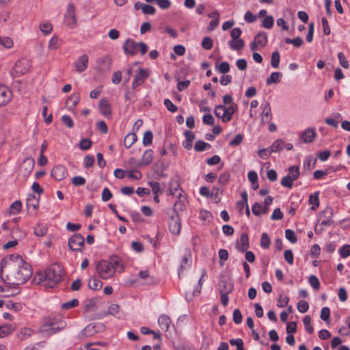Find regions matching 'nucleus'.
Here are the masks:
<instances>
[{
    "label": "nucleus",
    "mask_w": 350,
    "mask_h": 350,
    "mask_svg": "<svg viewBox=\"0 0 350 350\" xmlns=\"http://www.w3.org/2000/svg\"><path fill=\"white\" fill-rule=\"evenodd\" d=\"M338 58L340 62V64L341 65L342 67H343L344 68H346V69L349 68V62L346 59V57L342 52H339L338 53Z\"/></svg>",
    "instance_id": "58"
},
{
    "label": "nucleus",
    "mask_w": 350,
    "mask_h": 350,
    "mask_svg": "<svg viewBox=\"0 0 350 350\" xmlns=\"http://www.w3.org/2000/svg\"><path fill=\"white\" fill-rule=\"evenodd\" d=\"M88 64V57L87 55L84 54L77 59V60L75 62L74 66L77 72H82L87 69Z\"/></svg>",
    "instance_id": "19"
},
{
    "label": "nucleus",
    "mask_w": 350,
    "mask_h": 350,
    "mask_svg": "<svg viewBox=\"0 0 350 350\" xmlns=\"http://www.w3.org/2000/svg\"><path fill=\"white\" fill-rule=\"evenodd\" d=\"M280 61V55L278 51L272 53L271 57V65L272 67L277 68L279 66Z\"/></svg>",
    "instance_id": "41"
},
{
    "label": "nucleus",
    "mask_w": 350,
    "mask_h": 350,
    "mask_svg": "<svg viewBox=\"0 0 350 350\" xmlns=\"http://www.w3.org/2000/svg\"><path fill=\"white\" fill-rule=\"evenodd\" d=\"M96 271L99 278L103 280L109 279L115 274V269L107 260H100L96 266Z\"/></svg>",
    "instance_id": "6"
},
{
    "label": "nucleus",
    "mask_w": 350,
    "mask_h": 350,
    "mask_svg": "<svg viewBox=\"0 0 350 350\" xmlns=\"http://www.w3.org/2000/svg\"><path fill=\"white\" fill-rule=\"evenodd\" d=\"M230 174L228 172H223L221 173L219 176V178H218V182L219 184L222 185H226L229 180H230Z\"/></svg>",
    "instance_id": "56"
},
{
    "label": "nucleus",
    "mask_w": 350,
    "mask_h": 350,
    "mask_svg": "<svg viewBox=\"0 0 350 350\" xmlns=\"http://www.w3.org/2000/svg\"><path fill=\"white\" fill-rule=\"evenodd\" d=\"M299 176V169L298 166L293 165L288 168V174L281 180V185L286 188H292L293 182Z\"/></svg>",
    "instance_id": "7"
},
{
    "label": "nucleus",
    "mask_w": 350,
    "mask_h": 350,
    "mask_svg": "<svg viewBox=\"0 0 350 350\" xmlns=\"http://www.w3.org/2000/svg\"><path fill=\"white\" fill-rule=\"evenodd\" d=\"M84 245V238L81 234H75L68 240V246L72 251H81Z\"/></svg>",
    "instance_id": "12"
},
{
    "label": "nucleus",
    "mask_w": 350,
    "mask_h": 350,
    "mask_svg": "<svg viewBox=\"0 0 350 350\" xmlns=\"http://www.w3.org/2000/svg\"><path fill=\"white\" fill-rule=\"evenodd\" d=\"M153 135L150 131H147L143 137V144L146 146H150L152 143Z\"/></svg>",
    "instance_id": "48"
},
{
    "label": "nucleus",
    "mask_w": 350,
    "mask_h": 350,
    "mask_svg": "<svg viewBox=\"0 0 350 350\" xmlns=\"http://www.w3.org/2000/svg\"><path fill=\"white\" fill-rule=\"evenodd\" d=\"M31 68V62L26 58L18 59L14 64L12 74L14 77H19L27 73Z\"/></svg>",
    "instance_id": "8"
},
{
    "label": "nucleus",
    "mask_w": 350,
    "mask_h": 350,
    "mask_svg": "<svg viewBox=\"0 0 350 350\" xmlns=\"http://www.w3.org/2000/svg\"><path fill=\"white\" fill-rule=\"evenodd\" d=\"M220 288H219V294H230L232 292L234 288V285L231 282H228L226 280H223L219 283Z\"/></svg>",
    "instance_id": "26"
},
{
    "label": "nucleus",
    "mask_w": 350,
    "mask_h": 350,
    "mask_svg": "<svg viewBox=\"0 0 350 350\" xmlns=\"http://www.w3.org/2000/svg\"><path fill=\"white\" fill-rule=\"evenodd\" d=\"M202 46L206 50H210L213 47V40L210 37H205L202 41Z\"/></svg>",
    "instance_id": "60"
},
{
    "label": "nucleus",
    "mask_w": 350,
    "mask_h": 350,
    "mask_svg": "<svg viewBox=\"0 0 350 350\" xmlns=\"http://www.w3.org/2000/svg\"><path fill=\"white\" fill-rule=\"evenodd\" d=\"M282 77V74L280 72H273L271 73L269 77L266 80L267 85H271L273 83H278L280 81V79Z\"/></svg>",
    "instance_id": "35"
},
{
    "label": "nucleus",
    "mask_w": 350,
    "mask_h": 350,
    "mask_svg": "<svg viewBox=\"0 0 350 350\" xmlns=\"http://www.w3.org/2000/svg\"><path fill=\"white\" fill-rule=\"evenodd\" d=\"M127 176L129 178L138 180H140L142 178V174H141V172L139 171L135 170L129 171L127 172Z\"/></svg>",
    "instance_id": "63"
},
{
    "label": "nucleus",
    "mask_w": 350,
    "mask_h": 350,
    "mask_svg": "<svg viewBox=\"0 0 350 350\" xmlns=\"http://www.w3.org/2000/svg\"><path fill=\"white\" fill-rule=\"evenodd\" d=\"M297 310L301 313H305L309 309V304L305 300H300L297 303Z\"/></svg>",
    "instance_id": "50"
},
{
    "label": "nucleus",
    "mask_w": 350,
    "mask_h": 350,
    "mask_svg": "<svg viewBox=\"0 0 350 350\" xmlns=\"http://www.w3.org/2000/svg\"><path fill=\"white\" fill-rule=\"evenodd\" d=\"M26 205L27 208L31 207L33 210H37L39 206V200L34 194H29L27 199Z\"/></svg>",
    "instance_id": "27"
},
{
    "label": "nucleus",
    "mask_w": 350,
    "mask_h": 350,
    "mask_svg": "<svg viewBox=\"0 0 350 350\" xmlns=\"http://www.w3.org/2000/svg\"><path fill=\"white\" fill-rule=\"evenodd\" d=\"M183 191L179 187L178 185H177L175 188H171L170 190V194L176 196L178 198V199L184 198V196H183Z\"/></svg>",
    "instance_id": "53"
},
{
    "label": "nucleus",
    "mask_w": 350,
    "mask_h": 350,
    "mask_svg": "<svg viewBox=\"0 0 350 350\" xmlns=\"http://www.w3.org/2000/svg\"><path fill=\"white\" fill-rule=\"evenodd\" d=\"M271 119V105L269 103H267L262 108L261 122L262 124L269 123Z\"/></svg>",
    "instance_id": "22"
},
{
    "label": "nucleus",
    "mask_w": 350,
    "mask_h": 350,
    "mask_svg": "<svg viewBox=\"0 0 350 350\" xmlns=\"http://www.w3.org/2000/svg\"><path fill=\"white\" fill-rule=\"evenodd\" d=\"M237 109V105L234 103L228 107L219 105L215 107L214 113L217 118H221L222 122L226 123L232 120V116Z\"/></svg>",
    "instance_id": "5"
},
{
    "label": "nucleus",
    "mask_w": 350,
    "mask_h": 350,
    "mask_svg": "<svg viewBox=\"0 0 350 350\" xmlns=\"http://www.w3.org/2000/svg\"><path fill=\"white\" fill-rule=\"evenodd\" d=\"M288 301L289 298L287 295H280L277 301V306L279 308H284L287 306Z\"/></svg>",
    "instance_id": "49"
},
{
    "label": "nucleus",
    "mask_w": 350,
    "mask_h": 350,
    "mask_svg": "<svg viewBox=\"0 0 350 350\" xmlns=\"http://www.w3.org/2000/svg\"><path fill=\"white\" fill-rule=\"evenodd\" d=\"M66 326V322L63 318H46L40 327V332L52 335L62 331Z\"/></svg>",
    "instance_id": "3"
},
{
    "label": "nucleus",
    "mask_w": 350,
    "mask_h": 350,
    "mask_svg": "<svg viewBox=\"0 0 350 350\" xmlns=\"http://www.w3.org/2000/svg\"><path fill=\"white\" fill-rule=\"evenodd\" d=\"M40 29L44 35H48L52 31L53 25L49 23H44L40 25Z\"/></svg>",
    "instance_id": "55"
},
{
    "label": "nucleus",
    "mask_w": 350,
    "mask_h": 350,
    "mask_svg": "<svg viewBox=\"0 0 350 350\" xmlns=\"http://www.w3.org/2000/svg\"><path fill=\"white\" fill-rule=\"evenodd\" d=\"M108 262L111 264L112 267L115 269V272L117 271L119 273H122L124 271V265L123 264L122 258L116 255H112L107 260Z\"/></svg>",
    "instance_id": "18"
},
{
    "label": "nucleus",
    "mask_w": 350,
    "mask_h": 350,
    "mask_svg": "<svg viewBox=\"0 0 350 350\" xmlns=\"http://www.w3.org/2000/svg\"><path fill=\"white\" fill-rule=\"evenodd\" d=\"M228 44L232 49L236 50V51L241 50L244 46V41L241 38L235 39V40L232 39V40H230L228 42Z\"/></svg>",
    "instance_id": "34"
},
{
    "label": "nucleus",
    "mask_w": 350,
    "mask_h": 350,
    "mask_svg": "<svg viewBox=\"0 0 350 350\" xmlns=\"http://www.w3.org/2000/svg\"><path fill=\"white\" fill-rule=\"evenodd\" d=\"M80 96L79 94H72L66 100V104L72 103L73 107H76L79 102Z\"/></svg>",
    "instance_id": "52"
},
{
    "label": "nucleus",
    "mask_w": 350,
    "mask_h": 350,
    "mask_svg": "<svg viewBox=\"0 0 350 350\" xmlns=\"http://www.w3.org/2000/svg\"><path fill=\"white\" fill-rule=\"evenodd\" d=\"M33 334V330L28 327H23L21 329L17 334L18 338L21 340H24L31 336Z\"/></svg>",
    "instance_id": "36"
},
{
    "label": "nucleus",
    "mask_w": 350,
    "mask_h": 350,
    "mask_svg": "<svg viewBox=\"0 0 350 350\" xmlns=\"http://www.w3.org/2000/svg\"><path fill=\"white\" fill-rule=\"evenodd\" d=\"M330 317V310L328 307H323L321 311V319L324 321H327Z\"/></svg>",
    "instance_id": "61"
},
{
    "label": "nucleus",
    "mask_w": 350,
    "mask_h": 350,
    "mask_svg": "<svg viewBox=\"0 0 350 350\" xmlns=\"http://www.w3.org/2000/svg\"><path fill=\"white\" fill-rule=\"evenodd\" d=\"M285 237L291 243H295L297 241V238L295 232L290 229L285 230Z\"/></svg>",
    "instance_id": "47"
},
{
    "label": "nucleus",
    "mask_w": 350,
    "mask_h": 350,
    "mask_svg": "<svg viewBox=\"0 0 350 350\" xmlns=\"http://www.w3.org/2000/svg\"><path fill=\"white\" fill-rule=\"evenodd\" d=\"M137 137L134 133L127 134L124 139V146L129 148L137 141Z\"/></svg>",
    "instance_id": "29"
},
{
    "label": "nucleus",
    "mask_w": 350,
    "mask_h": 350,
    "mask_svg": "<svg viewBox=\"0 0 350 350\" xmlns=\"http://www.w3.org/2000/svg\"><path fill=\"white\" fill-rule=\"evenodd\" d=\"M153 159V151L147 150L144 152L142 159L139 162L140 166H146L150 164Z\"/></svg>",
    "instance_id": "25"
},
{
    "label": "nucleus",
    "mask_w": 350,
    "mask_h": 350,
    "mask_svg": "<svg viewBox=\"0 0 350 350\" xmlns=\"http://www.w3.org/2000/svg\"><path fill=\"white\" fill-rule=\"evenodd\" d=\"M314 129L308 128L300 135V138L304 143H311L316 137Z\"/></svg>",
    "instance_id": "20"
},
{
    "label": "nucleus",
    "mask_w": 350,
    "mask_h": 350,
    "mask_svg": "<svg viewBox=\"0 0 350 350\" xmlns=\"http://www.w3.org/2000/svg\"><path fill=\"white\" fill-rule=\"evenodd\" d=\"M185 140L183 143V146L187 150H190L192 148V143L195 139V134L191 131H185L184 132Z\"/></svg>",
    "instance_id": "23"
},
{
    "label": "nucleus",
    "mask_w": 350,
    "mask_h": 350,
    "mask_svg": "<svg viewBox=\"0 0 350 350\" xmlns=\"http://www.w3.org/2000/svg\"><path fill=\"white\" fill-rule=\"evenodd\" d=\"M63 269L57 264L51 265L45 272L44 285L49 288H53L57 284L62 280Z\"/></svg>",
    "instance_id": "2"
},
{
    "label": "nucleus",
    "mask_w": 350,
    "mask_h": 350,
    "mask_svg": "<svg viewBox=\"0 0 350 350\" xmlns=\"http://www.w3.org/2000/svg\"><path fill=\"white\" fill-rule=\"evenodd\" d=\"M284 42L286 44H293L295 47H299L303 44V40L299 36L294 39L287 38L284 40Z\"/></svg>",
    "instance_id": "46"
},
{
    "label": "nucleus",
    "mask_w": 350,
    "mask_h": 350,
    "mask_svg": "<svg viewBox=\"0 0 350 350\" xmlns=\"http://www.w3.org/2000/svg\"><path fill=\"white\" fill-rule=\"evenodd\" d=\"M12 99V92L5 85H0V107L8 103Z\"/></svg>",
    "instance_id": "16"
},
{
    "label": "nucleus",
    "mask_w": 350,
    "mask_h": 350,
    "mask_svg": "<svg viewBox=\"0 0 350 350\" xmlns=\"http://www.w3.org/2000/svg\"><path fill=\"white\" fill-rule=\"evenodd\" d=\"M158 323L161 329L167 331L172 323L170 318L166 314H161L158 318Z\"/></svg>",
    "instance_id": "24"
},
{
    "label": "nucleus",
    "mask_w": 350,
    "mask_h": 350,
    "mask_svg": "<svg viewBox=\"0 0 350 350\" xmlns=\"http://www.w3.org/2000/svg\"><path fill=\"white\" fill-rule=\"evenodd\" d=\"M309 283L315 290L319 289L320 282L318 278L316 275H312L310 276Z\"/></svg>",
    "instance_id": "59"
},
{
    "label": "nucleus",
    "mask_w": 350,
    "mask_h": 350,
    "mask_svg": "<svg viewBox=\"0 0 350 350\" xmlns=\"http://www.w3.org/2000/svg\"><path fill=\"white\" fill-rule=\"evenodd\" d=\"M150 76V71L148 69L139 68V72L136 75L133 83L132 88L135 89L139 85L144 83L146 79Z\"/></svg>",
    "instance_id": "13"
},
{
    "label": "nucleus",
    "mask_w": 350,
    "mask_h": 350,
    "mask_svg": "<svg viewBox=\"0 0 350 350\" xmlns=\"http://www.w3.org/2000/svg\"><path fill=\"white\" fill-rule=\"evenodd\" d=\"M62 43V40L57 36H53L49 43V48L51 50H55L58 49Z\"/></svg>",
    "instance_id": "43"
},
{
    "label": "nucleus",
    "mask_w": 350,
    "mask_h": 350,
    "mask_svg": "<svg viewBox=\"0 0 350 350\" xmlns=\"http://www.w3.org/2000/svg\"><path fill=\"white\" fill-rule=\"evenodd\" d=\"M67 174V169L65 166L62 165H57L54 166L51 171V176L57 181L64 180L66 177Z\"/></svg>",
    "instance_id": "14"
},
{
    "label": "nucleus",
    "mask_w": 350,
    "mask_h": 350,
    "mask_svg": "<svg viewBox=\"0 0 350 350\" xmlns=\"http://www.w3.org/2000/svg\"><path fill=\"white\" fill-rule=\"evenodd\" d=\"M72 183L76 187L82 186L85 184V179L79 176H74L72 178Z\"/></svg>",
    "instance_id": "64"
},
{
    "label": "nucleus",
    "mask_w": 350,
    "mask_h": 350,
    "mask_svg": "<svg viewBox=\"0 0 350 350\" xmlns=\"http://www.w3.org/2000/svg\"><path fill=\"white\" fill-rule=\"evenodd\" d=\"M273 17L271 16H268L263 19L262 26L266 29H271L273 25Z\"/></svg>",
    "instance_id": "51"
},
{
    "label": "nucleus",
    "mask_w": 350,
    "mask_h": 350,
    "mask_svg": "<svg viewBox=\"0 0 350 350\" xmlns=\"http://www.w3.org/2000/svg\"><path fill=\"white\" fill-rule=\"evenodd\" d=\"M122 49L126 55L134 56L138 50L144 55L148 51V46L143 42H136L134 40L128 38L124 42Z\"/></svg>",
    "instance_id": "4"
},
{
    "label": "nucleus",
    "mask_w": 350,
    "mask_h": 350,
    "mask_svg": "<svg viewBox=\"0 0 350 350\" xmlns=\"http://www.w3.org/2000/svg\"><path fill=\"white\" fill-rule=\"evenodd\" d=\"M88 286L92 290L97 291L101 288L103 282L100 280L93 277L89 279Z\"/></svg>",
    "instance_id": "32"
},
{
    "label": "nucleus",
    "mask_w": 350,
    "mask_h": 350,
    "mask_svg": "<svg viewBox=\"0 0 350 350\" xmlns=\"http://www.w3.org/2000/svg\"><path fill=\"white\" fill-rule=\"evenodd\" d=\"M285 142L280 139H276L271 145L270 151L271 152H278L284 148Z\"/></svg>",
    "instance_id": "28"
},
{
    "label": "nucleus",
    "mask_w": 350,
    "mask_h": 350,
    "mask_svg": "<svg viewBox=\"0 0 350 350\" xmlns=\"http://www.w3.org/2000/svg\"><path fill=\"white\" fill-rule=\"evenodd\" d=\"M79 300L77 299H72V300L63 303L62 304V308L65 310H68L75 307H77L79 305Z\"/></svg>",
    "instance_id": "45"
},
{
    "label": "nucleus",
    "mask_w": 350,
    "mask_h": 350,
    "mask_svg": "<svg viewBox=\"0 0 350 350\" xmlns=\"http://www.w3.org/2000/svg\"><path fill=\"white\" fill-rule=\"evenodd\" d=\"M22 207V202L20 200H16L13 202L9 208V213L11 215H16L18 213Z\"/></svg>",
    "instance_id": "39"
},
{
    "label": "nucleus",
    "mask_w": 350,
    "mask_h": 350,
    "mask_svg": "<svg viewBox=\"0 0 350 350\" xmlns=\"http://www.w3.org/2000/svg\"><path fill=\"white\" fill-rule=\"evenodd\" d=\"M163 104L167 110L172 113L176 112L178 110V107L174 105L169 98H165L163 101Z\"/></svg>",
    "instance_id": "57"
},
{
    "label": "nucleus",
    "mask_w": 350,
    "mask_h": 350,
    "mask_svg": "<svg viewBox=\"0 0 350 350\" xmlns=\"http://www.w3.org/2000/svg\"><path fill=\"white\" fill-rule=\"evenodd\" d=\"M35 165L34 159L32 158H26L23 161L20 167V172L25 177H28L33 170Z\"/></svg>",
    "instance_id": "15"
},
{
    "label": "nucleus",
    "mask_w": 350,
    "mask_h": 350,
    "mask_svg": "<svg viewBox=\"0 0 350 350\" xmlns=\"http://www.w3.org/2000/svg\"><path fill=\"white\" fill-rule=\"evenodd\" d=\"M211 147V144L201 140L197 141L194 145V149L198 152H202L206 149H210Z\"/></svg>",
    "instance_id": "38"
},
{
    "label": "nucleus",
    "mask_w": 350,
    "mask_h": 350,
    "mask_svg": "<svg viewBox=\"0 0 350 350\" xmlns=\"http://www.w3.org/2000/svg\"><path fill=\"white\" fill-rule=\"evenodd\" d=\"M64 23L67 26L73 28L77 25L75 7L72 3L68 5L66 12L64 15Z\"/></svg>",
    "instance_id": "9"
},
{
    "label": "nucleus",
    "mask_w": 350,
    "mask_h": 350,
    "mask_svg": "<svg viewBox=\"0 0 350 350\" xmlns=\"http://www.w3.org/2000/svg\"><path fill=\"white\" fill-rule=\"evenodd\" d=\"M252 211L254 215H260L261 213H262V205L258 202H255L252 206Z\"/></svg>",
    "instance_id": "62"
},
{
    "label": "nucleus",
    "mask_w": 350,
    "mask_h": 350,
    "mask_svg": "<svg viewBox=\"0 0 350 350\" xmlns=\"http://www.w3.org/2000/svg\"><path fill=\"white\" fill-rule=\"evenodd\" d=\"M100 66L103 70H109L111 65V59L109 56L106 55L100 58L98 61Z\"/></svg>",
    "instance_id": "33"
},
{
    "label": "nucleus",
    "mask_w": 350,
    "mask_h": 350,
    "mask_svg": "<svg viewBox=\"0 0 350 350\" xmlns=\"http://www.w3.org/2000/svg\"><path fill=\"white\" fill-rule=\"evenodd\" d=\"M249 247L248 234L245 232H243L240 238L237 241L236 248L241 252H245Z\"/></svg>",
    "instance_id": "17"
},
{
    "label": "nucleus",
    "mask_w": 350,
    "mask_h": 350,
    "mask_svg": "<svg viewBox=\"0 0 350 350\" xmlns=\"http://www.w3.org/2000/svg\"><path fill=\"white\" fill-rule=\"evenodd\" d=\"M14 332V328L10 324L0 326V338H4Z\"/></svg>",
    "instance_id": "37"
},
{
    "label": "nucleus",
    "mask_w": 350,
    "mask_h": 350,
    "mask_svg": "<svg viewBox=\"0 0 350 350\" xmlns=\"http://www.w3.org/2000/svg\"><path fill=\"white\" fill-rule=\"evenodd\" d=\"M254 41L261 47L265 46L267 43V34L265 32L258 33L254 38Z\"/></svg>",
    "instance_id": "31"
},
{
    "label": "nucleus",
    "mask_w": 350,
    "mask_h": 350,
    "mask_svg": "<svg viewBox=\"0 0 350 350\" xmlns=\"http://www.w3.org/2000/svg\"><path fill=\"white\" fill-rule=\"evenodd\" d=\"M100 113L107 118L111 116V107L109 101L106 98H102L99 103Z\"/></svg>",
    "instance_id": "21"
},
{
    "label": "nucleus",
    "mask_w": 350,
    "mask_h": 350,
    "mask_svg": "<svg viewBox=\"0 0 350 350\" xmlns=\"http://www.w3.org/2000/svg\"><path fill=\"white\" fill-rule=\"evenodd\" d=\"M170 231L176 235L179 234L181 229L180 219L178 213H173L170 215V220L168 222Z\"/></svg>",
    "instance_id": "11"
},
{
    "label": "nucleus",
    "mask_w": 350,
    "mask_h": 350,
    "mask_svg": "<svg viewBox=\"0 0 350 350\" xmlns=\"http://www.w3.org/2000/svg\"><path fill=\"white\" fill-rule=\"evenodd\" d=\"M271 243V240L269 235L266 232H263L260 239V247L263 249H267Z\"/></svg>",
    "instance_id": "42"
},
{
    "label": "nucleus",
    "mask_w": 350,
    "mask_h": 350,
    "mask_svg": "<svg viewBox=\"0 0 350 350\" xmlns=\"http://www.w3.org/2000/svg\"><path fill=\"white\" fill-rule=\"evenodd\" d=\"M3 259L1 262L0 277L2 280L10 286H19L25 284L31 276L32 269L31 265L25 262L18 254H13L8 258L9 267L8 274L6 279L2 278Z\"/></svg>",
    "instance_id": "1"
},
{
    "label": "nucleus",
    "mask_w": 350,
    "mask_h": 350,
    "mask_svg": "<svg viewBox=\"0 0 350 350\" xmlns=\"http://www.w3.org/2000/svg\"><path fill=\"white\" fill-rule=\"evenodd\" d=\"M319 191H317L309 196L308 202L312 205L310 208L312 211H315L319 206Z\"/></svg>",
    "instance_id": "30"
},
{
    "label": "nucleus",
    "mask_w": 350,
    "mask_h": 350,
    "mask_svg": "<svg viewBox=\"0 0 350 350\" xmlns=\"http://www.w3.org/2000/svg\"><path fill=\"white\" fill-rule=\"evenodd\" d=\"M96 325L95 324L91 323L87 325L82 331V334L85 336H89L94 334L97 332L96 329Z\"/></svg>",
    "instance_id": "40"
},
{
    "label": "nucleus",
    "mask_w": 350,
    "mask_h": 350,
    "mask_svg": "<svg viewBox=\"0 0 350 350\" xmlns=\"http://www.w3.org/2000/svg\"><path fill=\"white\" fill-rule=\"evenodd\" d=\"M342 258H347L350 256V245H344L338 251Z\"/></svg>",
    "instance_id": "54"
},
{
    "label": "nucleus",
    "mask_w": 350,
    "mask_h": 350,
    "mask_svg": "<svg viewBox=\"0 0 350 350\" xmlns=\"http://www.w3.org/2000/svg\"><path fill=\"white\" fill-rule=\"evenodd\" d=\"M334 215L333 208L331 206H327L323 211L319 213V221L321 225L325 226H330L334 224L332 219Z\"/></svg>",
    "instance_id": "10"
},
{
    "label": "nucleus",
    "mask_w": 350,
    "mask_h": 350,
    "mask_svg": "<svg viewBox=\"0 0 350 350\" xmlns=\"http://www.w3.org/2000/svg\"><path fill=\"white\" fill-rule=\"evenodd\" d=\"M47 232V228L41 224H38L34 228V234L38 237H43Z\"/></svg>",
    "instance_id": "44"
}]
</instances>
